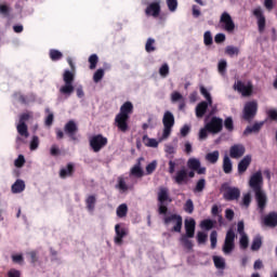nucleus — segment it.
<instances>
[{
  "instance_id": "obj_1",
  "label": "nucleus",
  "mask_w": 277,
  "mask_h": 277,
  "mask_svg": "<svg viewBox=\"0 0 277 277\" xmlns=\"http://www.w3.org/2000/svg\"><path fill=\"white\" fill-rule=\"evenodd\" d=\"M133 114V103L126 102L121 105L119 114L115 117V127L121 133H127L129 131V118Z\"/></svg>"
},
{
  "instance_id": "obj_2",
  "label": "nucleus",
  "mask_w": 277,
  "mask_h": 277,
  "mask_svg": "<svg viewBox=\"0 0 277 277\" xmlns=\"http://www.w3.org/2000/svg\"><path fill=\"white\" fill-rule=\"evenodd\" d=\"M63 81L65 85H62L58 90L60 94L65 96V98H70L75 92V72L70 70H65L63 74Z\"/></svg>"
},
{
  "instance_id": "obj_3",
  "label": "nucleus",
  "mask_w": 277,
  "mask_h": 277,
  "mask_svg": "<svg viewBox=\"0 0 277 277\" xmlns=\"http://www.w3.org/2000/svg\"><path fill=\"white\" fill-rule=\"evenodd\" d=\"M162 124H163V130H162L161 140H168V137L172 135V129H174V124H175L174 114H172V111L170 110L164 111L162 117Z\"/></svg>"
},
{
  "instance_id": "obj_4",
  "label": "nucleus",
  "mask_w": 277,
  "mask_h": 277,
  "mask_svg": "<svg viewBox=\"0 0 277 277\" xmlns=\"http://www.w3.org/2000/svg\"><path fill=\"white\" fill-rule=\"evenodd\" d=\"M166 202H172L170 193L167 187H160L158 192V213L159 215H168V206Z\"/></svg>"
},
{
  "instance_id": "obj_5",
  "label": "nucleus",
  "mask_w": 277,
  "mask_h": 277,
  "mask_svg": "<svg viewBox=\"0 0 277 277\" xmlns=\"http://www.w3.org/2000/svg\"><path fill=\"white\" fill-rule=\"evenodd\" d=\"M221 192H223L224 200H227L228 202L239 200V197L241 196V190L237 187H230V183L228 182L221 185Z\"/></svg>"
},
{
  "instance_id": "obj_6",
  "label": "nucleus",
  "mask_w": 277,
  "mask_h": 277,
  "mask_svg": "<svg viewBox=\"0 0 277 277\" xmlns=\"http://www.w3.org/2000/svg\"><path fill=\"white\" fill-rule=\"evenodd\" d=\"M258 113H259V102L254 100L247 102L243 107V120H246V122H252L254 118H256Z\"/></svg>"
},
{
  "instance_id": "obj_7",
  "label": "nucleus",
  "mask_w": 277,
  "mask_h": 277,
  "mask_svg": "<svg viewBox=\"0 0 277 277\" xmlns=\"http://www.w3.org/2000/svg\"><path fill=\"white\" fill-rule=\"evenodd\" d=\"M172 222H175L172 228L173 233H181L183 229V216H181V214H171L163 217V224H166V226L172 224Z\"/></svg>"
},
{
  "instance_id": "obj_8",
  "label": "nucleus",
  "mask_w": 277,
  "mask_h": 277,
  "mask_svg": "<svg viewBox=\"0 0 277 277\" xmlns=\"http://www.w3.org/2000/svg\"><path fill=\"white\" fill-rule=\"evenodd\" d=\"M206 129L208 133H220L222 129H224V121L222 120V118L212 117L211 120L206 123Z\"/></svg>"
},
{
  "instance_id": "obj_9",
  "label": "nucleus",
  "mask_w": 277,
  "mask_h": 277,
  "mask_svg": "<svg viewBox=\"0 0 277 277\" xmlns=\"http://www.w3.org/2000/svg\"><path fill=\"white\" fill-rule=\"evenodd\" d=\"M235 250V230L233 228L228 229L225 236V241L223 245L224 254H230Z\"/></svg>"
},
{
  "instance_id": "obj_10",
  "label": "nucleus",
  "mask_w": 277,
  "mask_h": 277,
  "mask_svg": "<svg viewBox=\"0 0 277 277\" xmlns=\"http://www.w3.org/2000/svg\"><path fill=\"white\" fill-rule=\"evenodd\" d=\"M107 144V137L103 136V134H97L91 137L90 146L94 153H100L102 148H105Z\"/></svg>"
},
{
  "instance_id": "obj_11",
  "label": "nucleus",
  "mask_w": 277,
  "mask_h": 277,
  "mask_svg": "<svg viewBox=\"0 0 277 277\" xmlns=\"http://www.w3.org/2000/svg\"><path fill=\"white\" fill-rule=\"evenodd\" d=\"M249 186L253 192L263 189V173L261 171H258L251 175Z\"/></svg>"
},
{
  "instance_id": "obj_12",
  "label": "nucleus",
  "mask_w": 277,
  "mask_h": 277,
  "mask_svg": "<svg viewBox=\"0 0 277 277\" xmlns=\"http://www.w3.org/2000/svg\"><path fill=\"white\" fill-rule=\"evenodd\" d=\"M146 16H153L154 18H158L161 14V0H155L149 3L145 9Z\"/></svg>"
},
{
  "instance_id": "obj_13",
  "label": "nucleus",
  "mask_w": 277,
  "mask_h": 277,
  "mask_svg": "<svg viewBox=\"0 0 277 277\" xmlns=\"http://www.w3.org/2000/svg\"><path fill=\"white\" fill-rule=\"evenodd\" d=\"M254 194L260 213H265V208L267 207V194H265V190L263 189L254 190Z\"/></svg>"
},
{
  "instance_id": "obj_14",
  "label": "nucleus",
  "mask_w": 277,
  "mask_h": 277,
  "mask_svg": "<svg viewBox=\"0 0 277 277\" xmlns=\"http://www.w3.org/2000/svg\"><path fill=\"white\" fill-rule=\"evenodd\" d=\"M79 131V127H77V123L74 120H69L65 127H64V132L70 140L74 142L77 140V133Z\"/></svg>"
},
{
  "instance_id": "obj_15",
  "label": "nucleus",
  "mask_w": 277,
  "mask_h": 277,
  "mask_svg": "<svg viewBox=\"0 0 277 277\" xmlns=\"http://www.w3.org/2000/svg\"><path fill=\"white\" fill-rule=\"evenodd\" d=\"M189 170H194L197 174H207V167H201L200 160L197 158H190L187 161Z\"/></svg>"
},
{
  "instance_id": "obj_16",
  "label": "nucleus",
  "mask_w": 277,
  "mask_h": 277,
  "mask_svg": "<svg viewBox=\"0 0 277 277\" xmlns=\"http://www.w3.org/2000/svg\"><path fill=\"white\" fill-rule=\"evenodd\" d=\"M221 23H223L224 29L228 34H233V31H235V22H233V17H230V14L227 12H224L221 15Z\"/></svg>"
},
{
  "instance_id": "obj_17",
  "label": "nucleus",
  "mask_w": 277,
  "mask_h": 277,
  "mask_svg": "<svg viewBox=\"0 0 277 277\" xmlns=\"http://www.w3.org/2000/svg\"><path fill=\"white\" fill-rule=\"evenodd\" d=\"M253 15L258 19V29H259L260 34H263V31H265L266 21H265V15L263 14V10L261 9V6L254 9Z\"/></svg>"
},
{
  "instance_id": "obj_18",
  "label": "nucleus",
  "mask_w": 277,
  "mask_h": 277,
  "mask_svg": "<svg viewBox=\"0 0 277 277\" xmlns=\"http://www.w3.org/2000/svg\"><path fill=\"white\" fill-rule=\"evenodd\" d=\"M185 235L184 237H189V239H194L196 235V220L189 219L184 222Z\"/></svg>"
},
{
  "instance_id": "obj_19",
  "label": "nucleus",
  "mask_w": 277,
  "mask_h": 277,
  "mask_svg": "<svg viewBox=\"0 0 277 277\" xmlns=\"http://www.w3.org/2000/svg\"><path fill=\"white\" fill-rule=\"evenodd\" d=\"M115 233H116V236H115L114 242L117 246H122V239L123 237H127V235H129V232H127V228L120 227V224H117L115 226Z\"/></svg>"
},
{
  "instance_id": "obj_20",
  "label": "nucleus",
  "mask_w": 277,
  "mask_h": 277,
  "mask_svg": "<svg viewBox=\"0 0 277 277\" xmlns=\"http://www.w3.org/2000/svg\"><path fill=\"white\" fill-rule=\"evenodd\" d=\"M265 126V121L254 122L252 126H248L245 131L243 135H252L256 133H261V129Z\"/></svg>"
},
{
  "instance_id": "obj_21",
  "label": "nucleus",
  "mask_w": 277,
  "mask_h": 277,
  "mask_svg": "<svg viewBox=\"0 0 277 277\" xmlns=\"http://www.w3.org/2000/svg\"><path fill=\"white\" fill-rule=\"evenodd\" d=\"M142 161H144V158L141 157L137 159V162L133 166V168L130 171V174L132 176H135L136 179H142L144 176V170L142 169Z\"/></svg>"
},
{
  "instance_id": "obj_22",
  "label": "nucleus",
  "mask_w": 277,
  "mask_h": 277,
  "mask_svg": "<svg viewBox=\"0 0 277 277\" xmlns=\"http://www.w3.org/2000/svg\"><path fill=\"white\" fill-rule=\"evenodd\" d=\"M75 175V163L69 162L66 164L65 168L60 170V177L61 179H68Z\"/></svg>"
},
{
  "instance_id": "obj_23",
  "label": "nucleus",
  "mask_w": 277,
  "mask_h": 277,
  "mask_svg": "<svg viewBox=\"0 0 277 277\" xmlns=\"http://www.w3.org/2000/svg\"><path fill=\"white\" fill-rule=\"evenodd\" d=\"M264 225L268 226V228H276L277 226V212H269L263 219Z\"/></svg>"
},
{
  "instance_id": "obj_24",
  "label": "nucleus",
  "mask_w": 277,
  "mask_h": 277,
  "mask_svg": "<svg viewBox=\"0 0 277 277\" xmlns=\"http://www.w3.org/2000/svg\"><path fill=\"white\" fill-rule=\"evenodd\" d=\"M174 181L177 185H183V183L187 182V169L185 167L176 171Z\"/></svg>"
},
{
  "instance_id": "obj_25",
  "label": "nucleus",
  "mask_w": 277,
  "mask_h": 277,
  "mask_svg": "<svg viewBox=\"0 0 277 277\" xmlns=\"http://www.w3.org/2000/svg\"><path fill=\"white\" fill-rule=\"evenodd\" d=\"M209 109V102H201L196 106V117L197 118H205V114H207V110Z\"/></svg>"
},
{
  "instance_id": "obj_26",
  "label": "nucleus",
  "mask_w": 277,
  "mask_h": 277,
  "mask_svg": "<svg viewBox=\"0 0 277 277\" xmlns=\"http://www.w3.org/2000/svg\"><path fill=\"white\" fill-rule=\"evenodd\" d=\"M229 157L232 159H239L240 157H243V147H240L239 145H234L229 148Z\"/></svg>"
},
{
  "instance_id": "obj_27",
  "label": "nucleus",
  "mask_w": 277,
  "mask_h": 277,
  "mask_svg": "<svg viewBox=\"0 0 277 277\" xmlns=\"http://www.w3.org/2000/svg\"><path fill=\"white\" fill-rule=\"evenodd\" d=\"M169 174H174L176 172V168L181 166V159H174V156L169 157ZM174 159V160H173Z\"/></svg>"
},
{
  "instance_id": "obj_28",
  "label": "nucleus",
  "mask_w": 277,
  "mask_h": 277,
  "mask_svg": "<svg viewBox=\"0 0 277 277\" xmlns=\"http://www.w3.org/2000/svg\"><path fill=\"white\" fill-rule=\"evenodd\" d=\"M205 187H207V180L201 177L197 181L195 187L193 188L194 194H202L205 192Z\"/></svg>"
},
{
  "instance_id": "obj_29",
  "label": "nucleus",
  "mask_w": 277,
  "mask_h": 277,
  "mask_svg": "<svg viewBox=\"0 0 277 277\" xmlns=\"http://www.w3.org/2000/svg\"><path fill=\"white\" fill-rule=\"evenodd\" d=\"M223 172L225 174H230V172H233V162L230 161V157H228V155H225L223 158Z\"/></svg>"
},
{
  "instance_id": "obj_30",
  "label": "nucleus",
  "mask_w": 277,
  "mask_h": 277,
  "mask_svg": "<svg viewBox=\"0 0 277 277\" xmlns=\"http://www.w3.org/2000/svg\"><path fill=\"white\" fill-rule=\"evenodd\" d=\"M22 192H25V181L23 180H17L15 183L12 185V193L13 194H21Z\"/></svg>"
},
{
  "instance_id": "obj_31",
  "label": "nucleus",
  "mask_w": 277,
  "mask_h": 277,
  "mask_svg": "<svg viewBox=\"0 0 277 277\" xmlns=\"http://www.w3.org/2000/svg\"><path fill=\"white\" fill-rule=\"evenodd\" d=\"M219 160H220V151L219 150H214V151L208 153L206 155V161H208V163L215 164V163H217Z\"/></svg>"
},
{
  "instance_id": "obj_32",
  "label": "nucleus",
  "mask_w": 277,
  "mask_h": 277,
  "mask_svg": "<svg viewBox=\"0 0 277 277\" xmlns=\"http://www.w3.org/2000/svg\"><path fill=\"white\" fill-rule=\"evenodd\" d=\"M214 227H215V221H213L211 219H206V220L200 222V228L202 230H211Z\"/></svg>"
},
{
  "instance_id": "obj_33",
  "label": "nucleus",
  "mask_w": 277,
  "mask_h": 277,
  "mask_svg": "<svg viewBox=\"0 0 277 277\" xmlns=\"http://www.w3.org/2000/svg\"><path fill=\"white\" fill-rule=\"evenodd\" d=\"M213 263H214V267H216V269H226V261L224 260V258L214 255Z\"/></svg>"
},
{
  "instance_id": "obj_34",
  "label": "nucleus",
  "mask_w": 277,
  "mask_h": 277,
  "mask_svg": "<svg viewBox=\"0 0 277 277\" xmlns=\"http://www.w3.org/2000/svg\"><path fill=\"white\" fill-rule=\"evenodd\" d=\"M240 51L239 48L234 45H227L225 48V55H228V57H237L239 55Z\"/></svg>"
},
{
  "instance_id": "obj_35",
  "label": "nucleus",
  "mask_w": 277,
  "mask_h": 277,
  "mask_svg": "<svg viewBox=\"0 0 277 277\" xmlns=\"http://www.w3.org/2000/svg\"><path fill=\"white\" fill-rule=\"evenodd\" d=\"M180 241L183 246V248H185L186 250H194V242L192 240H189V237L188 236H182L180 238Z\"/></svg>"
},
{
  "instance_id": "obj_36",
  "label": "nucleus",
  "mask_w": 277,
  "mask_h": 277,
  "mask_svg": "<svg viewBox=\"0 0 277 277\" xmlns=\"http://www.w3.org/2000/svg\"><path fill=\"white\" fill-rule=\"evenodd\" d=\"M143 142L148 148H157L159 146V142H157L155 138L148 137L147 134L143 136Z\"/></svg>"
},
{
  "instance_id": "obj_37",
  "label": "nucleus",
  "mask_w": 277,
  "mask_h": 277,
  "mask_svg": "<svg viewBox=\"0 0 277 277\" xmlns=\"http://www.w3.org/2000/svg\"><path fill=\"white\" fill-rule=\"evenodd\" d=\"M16 129H17V133L22 137H29V130L27 128V123H18Z\"/></svg>"
},
{
  "instance_id": "obj_38",
  "label": "nucleus",
  "mask_w": 277,
  "mask_h": 277,
  "mask_svg": "<svg viewBox=\"0 0 277 277\" xmlns=\"http://www.w3.org/2000/svg\"><path fill=\"white\" fill-rule=\"evenodd\" d=\"M116 188L122 192L123 194L124 192H129V189H131V187L127 185L124 177H118V183L116 185Z\"/></svg>"
},
{
  "instance_id": "obj_39",
  "label": "nucleus",
  "mask_w": 277,
  "mask_h": 277,
  "mask_svg": "<svg viewBox=\"0 0 277 277\" xmlns=\"http://www.w3.org/2000/svg\"><path fill=\"white\" fill-rule=\"evenodd\" d=\"M252 94H254V85L249 81L243 84V96L246 98L248 96H252Z\"/></svg>"
},
{
  "instance_id": "obj_40",
  "label": "nucleus",
  "mask_w": 277,
  "mask_h": 277,
  "mask_svg": "<svg viewBox=\"0 0 277 277\" xmlns=\"http://www.w3.org/2000/svg\"><path fill=\"white\" fill-rule=\"evenodd\" d=\"M50 60H52V62H60V60H62L64 57V54H62L61 51L52 49L50 50Z\"/></svg>"
},
{
  "instance_id": "obj_41",
  "label": "nucleus",
  "mask_w": 277,
  "mask_h": 277,
  "mask_svg": "<svg viewBox=\"0 0 277 277\" xmlns=\"http://www.w3.org/2000/svg\"><path fill=\"white\" fill-rule=\"evenodd\" d=\"M88 211H94V207L96 205V197L94 195H90L85 200Z\"/></svg>"
},
{
  "instance_id": "obj_42",
  "label": "nucleus",
  "mask_w": 277,
  "mask_h": 277,
  "mask_svg": "<svg viewBox=\"0 0 277 277\" xmlns=\"http://www.w3.org/2000/svg\"><path fill=\"white\" fill-rule=\"evenodd\" d=\"M127 213H129V207H127V203H122L117 208L118 217H127Z\"/></svg>"
},
{
  "instance_id": "obj_43",
  "label": "nucleus",
  "mask_w": 277,
  "mask_h": 277,
  "mask_svg": "<svg viewBox=\"0 0 277 277\" xmlns=\"http://www.w3.org/2000/svg\"><path fill=\"white\" fill-rule=\"evenodd\" d=\"M262 246H263V240L261 239V237L258 236L252 241L251 250L253 252H256V251L261 250Z\"/></svg>"
},
{
  "instance_id": "obj_44",
  "label": "nucleus",
  "mask_w": 277,
  "mask_h": 277,
  "mask_svg": "<svg viewBox=\"0 0 277 277\" xmlns=\"http://www.w3.org/2000/svg\"><path fill=\"white\" fill-rule=\"evenodd\" d=\"M145 51L147 53H153L154 51H157V48H155V39L148 38L145 44Z\"/></svg>"
},
{
  "instance_id": "obj_45",
  "label": "nucleus",
  "mask_w": 277,
  "mask_h": 277,
  "mask_svg": "<svg viewBox=\"0 0 277 277\" xmlns=\"http://www.w3.org/2000/svg\"><path fill=\"white\" fill-rule=\"evenodd\" d=\"M157 170V160H153L150 163H148L145 168V174L148 176L153 174Z\"/></svg>"
},
{
  "instance_id": "obj_46",
  "label": "nucleus",
  "mask_w": 277,
  "mask_h": 277,
  "mask_svg": "<svg viewBox=\"0 0 277 277\" xmlns=\"http://www.w3.org/2000/svg\"><path fill=\"white\" fill-rule=\"evenodd\" d=\"M203 44H206V47H211V44H213V36L211 35V31L207 30L203 34Z\"/></svg>"
},
{
  "instance_id": "obj_47",
  "label": "nucleus",
  "mask_w": 277,
  "mask_h": 277,
  "mask_svg": "<svg viewBox=\"0 0 277 277\" xmlns=\"http://www.w3.org/2000/svg\"><path fill=\"white\" fill-rule=\"evenodd\" d=\"M89 64H90V70H94L96 68V65L98 64V55L92 54L89 56Z\"/></svg>"
},
{
  "instance_id": "obj_48",
  "label": "nucleus",
  "mask_w": 277,
  "mask_h": 277,
  "mask_svg": "<svg viewBox=\"0 0 277 277\" xmlns=\"http://www.w3.org/2000/svg\"><path fill=\"white\" fill-rule=\"evenodd\" d=\"M200 93L202 94V96H205L209 105H213V98L211 97V93H209L207 88L200 87Z\"/></svg>"
},
{
  "instance_id": "obj_49",
  "label": "nucleus",
  "mask_w": 277,
  "mask_h": 277,
  "mask_svg": "<svg viewBox=\"0 0 277 277\" xmlns=\"http://www.w3.org/2000/svg\"><path fill=\"white\" fill-rule=\"evenodd\" d=\"M224 127L227 131L233 132L235 131V123L233 122V118L232 117H227L224 120Z\"/></svg>"
},
{
  "instance_id": "obj_50",
  "label": "nucleus",
  "mask_w": 277,
  "mask_h": 277,
  "mask_svg": "<svg viewBox=\"0 0 277 277\" xmlns=\"http://www.w3.org/2000/svg\"><path fill=\"white\" fill-rule=\"evenodd\" d=\"M105 77V70L104 69H97L93 75V81L94 83H98Z\"/></svg>"
},
{
  "instance_id": "obj_51",
  "label": "nucleus",
  "mask_w": 277,
  "mask_h": 277,
  "mask_svg": "<svg viewBox=\"0 0 277 277\" xmlns=\"http://www.w3.org/2000/svg\"><path fill=\"white\" fill-rule=\"evenodd\" d=\"M14 97L21 103L22 105H28L29 101L27 100V96H25L23 93L17 92L14 93Z\"/></svg>"
},
{
  "instance_id": "obj_52",
  "label": "nucleus",
  "mask_w": 277,
  "mask_h": 277,
  "mask_svg": "<svg viewBox=\"0 0 277 277\" xmlns=\"http://www.w3.org/2000/svg\"><path fill=\"white\" fill-rule=\"evenodd\" d=\"M184 211L185 213H194V201L192 199H187L184 203Z\"/></svg>"
},
{
  "instance_id": "obj_53",
  "label": "nucleus",
  "mask_w": 277,
  "mask_h": 277,
  "mask_svg": "<svg viewBox=\"0 0 277 277\" xmlns=\"http://www.w3.org/2000/svg\"><path fill=\"white\" fill-rule=\"evenodd\" d=\"M210 241H211V249L215 250V248L217 246V232L216 230L211 232Z\"/></svg>"
},
{
  "instance_id": "obj_54",
  "label": "nucleus",
  "mask_w": 277,
  "mask_h": 277,
  "mask_svg": "<svg viewBox=\"0 0 277 277\" xmlns=\"http://www.w3.org/2000/svg\"><path fill=\"white\" fill-rule=\"evenodd\" d=\"M238 233L240 235L239 246H240L241 249H243V221H240L238 223Z\"/></svg>"
},
{
  "instance_id": "obj_55",
  "label": "nucleus",
  "mask_w": 277,
  "mask_h": 277,
  "mask_svg": "<svg viewBox=\"0 0 277 277\" xmlns=\"http://www.w3.org/2000/svg\"><path fill=\"white\" fill-rule=\"evenodd\" d=\"M208 235L205 234V232H198L197 233V243H199V246H202V243H207V239H208Z\"/></svg>"
},
{
  "instance_id": "obj_56",
  "label": "nucleus",
  "mask_w": 277,
  "mask_h": 277,
  "mask_svg": "<svg viewBox=\"0 0 277 277\" xmlns=\"http://www.w3.org/2000/svg\"><path fill=\"white\" fill-rule=\"evenodd\" d=\"M10 12H12V9L8 4H0V14L4 17L10 16Z\"/></svg>"
},
{
  "instance_id": "obj_57",
  "label": "nucleus",
  "mask_w": 277,
  "mask_h": 277,
  "mask_svg": "<svg viewBox=\"0 0 277 277\" xmlns=\"http://www.w3.org/2000/svg\"><path fill=\"white\" fill-rule=\"evenodd\" d=\"M167 5L170 12H176V8H179L177 0H167Z\"/></svg>"
},
{
  "instance_id": "obj_58",
  "label": "nucleus",
  "mask_w": 277,
  "mask_h": 277,
  "mask_svg": "<svg viewBox=\"0 0 277 277\" xmlns=\"http://www.w3.org/2000/svg\"><path fill=\"white\" fill-rule=\"evenodd\" d=\"M159 75H160V77H168V75H170V67L168 66V64L164 63L159 68Z\"/></svg>"
},
{
  "instance_id": "obj_59",
  "label": "nucleus",
  "mask_w": 277,
  "mask_h": 277,
  "mask_svg": "<svg viewBox=\"0 0 277 277\" xmlns=\"http://www.w3.org/2000/svg\"><path fill=\"white\" fill-rule=\"evenodd\" d=\"M228 64L226 63L225 60H221L219 62L217 68H219V72L221 75H224V72H226V68H227Z\"/></svg>"
},
{
  "instance_id": "obj_60",
  "label": "nucleus",
  "mask_w": 277,
  "mask_h": 277,
  "mask_svg": "<svg viewBox=\"0 0 277 277\" xmlns=\"http://www.w3.org/2000/svg\"><path fill=\"white\" fill-rule=\"evenodd\" d=\"M50 155L52 157H60V155H62V151L60 150V147H57V145H52L50 148Z\"/></svg>"
},
{
  "instance_id": "obj_61",
  "label": "nucleus",
  "mask_w": 277,
  "mask_h": 277,
  "mask_svg": "<svg viewBox=\"0 0 277 277\" xmlns=\"http://www.w3.org/2000/svg\"><path fill=\"white\" fill-rule=\"evenodd\" d=\"M38 146H40V140L38 138V136H32V140L30 142V150L38 149Z\"/></svg>"
},
{
  "instance_id": "obj_62",
  "label": "nucleus",
  "mask_w": 277,
  "mask_h": 277,
  "mask_svg": "<svg viewBox=\"0 0 277 277\" xmlns=\"http://www.w3.org/2000/svg\"><path fill=\"white\" fill-rule=\"evenodd\" d=\"M28 256H30L31 265H36L37 262H38V252L37 251H30V252H28Z\"/></svg>"
},
{
  "instance_id": "obj_63",
  "label": "nucleus",
  "mask_w": 277,
  "mask_h": 277,
  "mask_svg": "<svg viewBox=\"0 0 277 277\" xmlns=\"http://www.w3.org/2000/svg\"><path fill=\"white\" fill-rule=\"evenodd\" d=\"M25 166V156L19 155L17 159L15 160V167L16 168H23Z\"/></svg>"
},
{
  "instance_id": "obj_64",
  "label": "nucleus",
  "mask_w": 277,
  "mask_h": 277,
  "mask_svg": "<svg viewBox=\"0 0 277 277\" xmlns=\"http://www.w3.org/2000/svg\"><path fill=\"white\" fill-rule=\"evenodd\" d=\"M267 116L271 120L277 121V110L276 109H269L267 111Z\"/></svg>"
}]
</instances>
